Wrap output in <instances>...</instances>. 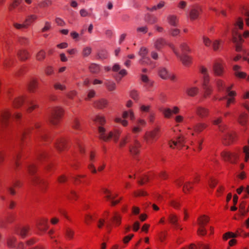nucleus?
I'll return each instance as SVG.
<instances>
[{
	"instance_id": "obj_1",
	"label": "nucleus",
	"mask_w": 249,
	"mask_h": 249,
	"mask_svg": "<svg viewBox=\"0 0 249 249\" xmlns=\"http://www.w3.org/2000/svg\"><path fill=\"white\" fill-rule=\"evenodd\" d=\"M106 129L104 127H98V131L99 134V139L104 141L107 142L112 138L115 142H118L121 134L120 130H114L113 131H110L107 135L106 134Z\"/></svg>"
},
{
	"instance_id": "obj_2",
	"label": "nucleus",
	"mask_w": 249,
	"mask_h": 249,
	"mask_svg": "<svg viewBox=\"0 0 249 249\" xmlns=\"http://www.w3.org/2000/svg\"><path fill=\"white\" fill-rule=\"evenodd\" d=\"M64 115V110L59 107H55L52 108L49 117L51 124L57 126L60 124Z\"/></svg>"
},
{
	"instance_id": "obj_3",
	"label": "nucleus",
	"mask_w": 249,
	"mask_h": 249,
	"mask_svg": "<svg viewBox=\"0 0 249 249\" xmlns=\"http://www.w3.org/2000/svg\"><path fill=\"white\" fill-rule=\"evenodd\" d=\"M11 112L10 109L5 108L0 113V126L3 130L9 129L10 124Z\"/></svg>"
},
{
	"instance_id": "obj_4",
	"label": "nucleus",
	"mask_w": 249,
	"mask_h": 249,
	"mask_svg": "<svg viewBox=\"0 0 249 249\" xmlns=\"http://www.w3.org/2000/svg\"><path fill=\"white\" fill-rule=\"evenodd\" d=\"M160 136V128L156 127L153 130L145 132L143 139L148 144H151L156 142Z\"/></svg>"
},
{
	"instance_id": "obj_5",
	"label": "nucleus",
	"mask_w": 249,
	"mask_h": 249,
	"mask_svg": "<svg viewBox=\"0 0 249 249\" xmlns=\"http://www.w3.org/2000/svg\"><path fill=\"white\" fill-rule=\"evenodd\" d=\"M30 180L33 185L38 186L42 192L46 191L49 185L47 180L42 179L36 176L31 177Z\"/></svg>"
},
{
	"instance_id": "obj_6",
	"label": "nucleus",
	"mask_w": 249,
	"mask_h": 249,
	"mask_svg": "<svg viewBox=\"0 0 249 249\" xmlns=\"http://www.w3.org/2000/svg\"><path fill=\"white\" fill-rule=\"evenodd\" d=\"M27 96L25 95H19L15 97L11 100V105L14 108H20L24 104Z\"/></svg>"
},
{
	"instance_id": "obj_7",
	"label": "nucleus",
	"mask_w": 249,
	"mask_h": 249,
	"mask_svg": "<svg viewBox=\"0 0 249 249\" xmlns=\"http://www.w3.org/2000/svg\"><path fill=\"white\" fill-rule=\"evenodd\" d=\"M184 143L185 139L183 136L180 135L171 141L169 144L170 147L172 148H177L180 149L184 146Z\"/></svg>"
},
{
	"instance_id": "obj_8",
	"label": "nucleus",
	"mask_w": 249,
	"mask_h": 249,
	"mask_svg": "<svg viewBox=\"0 0 249 249\" xmlns=\"http://www.w3.org/2000/svg\"><path fill=\"white\" fill-rule=\"evenodd\" d=\"M141 146V143L136 139V136L134 138L133 142L129 146V152L132 155H137L140 153Z\"/></svg>"
},
{
	"instance_id": "obj_9",
	"label": "nucleus",
	"mask_w": 249,
	"mask_h": 249,
	"mask_svg": "<svg viewBox=\"0 0 249 249\" xmlns=\"http://www.w3.org/2000/svg\"><path fill=\"white\" fill-rule=\"evenodd\" d=\"M37 230L41 232L44 233L49 229L48 219L45 217L39 218L36 223Z\"/></svg>"
},
{
	"instance_id": "obj_10",
	"label": "nucleus",
	"mask_w": 249,
	"mask_h": 249,
	"mask_svg": "<svg viewBox=\"0 0 249 249\" xmlns=\"http://www.w3.org/2000/svg\"><path fill=\"white\" fill-rule=\"evenodd\" d=\"M122 215L118 212H114L110 219L111 225L107 224L106 225V228L109 229L111 226L114 227H119L122 223Z\"/></svg>"
},
{
	"instance_id": "obj_11",
	"label": "nucleus",
	"mask_w": 249,
	"mask_h": 249,
	"mask_svg": "<svg viewBox=\"0 0 249 249\" xmlns=\"http://www.w3.org/2000/svg\"><path fill=\"white\" fill-rule=\"evenodd\" d=\"M202 12L201 7L199 5L192 6L189 13V18L191 20H195L198 18Z\"/></svg>"
},
{
	"instance_id": "obj_12",
	"label": "nucleus",
	"mask_w": 249,
	"mask_h": 249,
	"mask_svg": "<svg viewBox=\"0 0 249 249\" xmlns=\"http://www.w3.org/2000/svg\"><path fill=\"white\" fill-rule=\"evenodd\" d=\"M213 71L215 75L221 76L224 73L223 63L221 60H217L213 65Z\"/></svg>"
},
{
	"instance_id": "obj_13",
	"label": "nucleus",
	"mask_w": 249,
	"mask_h": 249,
	"mask_svg": "<svg viewBox=\"0 0 249 249\" xmlns=\"http://www.w3.org/2000/svg\"><path fill=\"white\" fill-rule=\"evenodd\" d=\"M195 113L199 118L204 119L209 116L210 110L204 107L198 106L196 108Z\"/></svg>"
},
{
	"instance_id": "obj_14",
	"label": "nucleus",
	"mask_w": 249,
	"mask_h": 249,
	"mask_svg": "<svg viewBox=\"0 0 249 249\" xmlns=\"http://www.w3.org/2000/svg\"><path fill=\"white\" fill-rule=\"evenodd\" d=\"M221 156L224 160L234 163L236 161L238 158V156L236 153H230L228 151H223L221 153Z\"/></svg>"
},
{
	"instance_id": "obj_15",
	"label": "nucleus",
	"mask_w": 249,
	"mask_h": 249,
	"mask_svg": "<svg viewBox=\"0 0 249 249\" xmlns=\"http://www.w3.org/2000/svg\"><path fill=\"white\" fill-rule=\"evenodd\" d=\"M236 135L234 132H228L223 137V143L226 145L231 144L235 140Z\"/></svg>"
},
{
	"instance_id": "obj_16",
	"label": "nucleus",
	"mask_w": 249,
	"mask_h": 249,
	"mask_svg": "<svg viewBox=\"0 0 249 249\" xmlns=\"http://www.w3.org/2000/svg\"><path fill=\"white\" fill-rule=\"evenodd\" d=\"M159 75L163 79H170L172 81H175L176 80V76L173 74L169 73L167 70L164 68L160 69Z\"/></svg>"
},
{
	"instance_id": "obj_17",
	"label": "nucleus",
	"mask_w": 249,
	"mask_h": 249,
	"mask_svg": "<svg viewBox=\"0 0 249 249\" xmlns=\"http://www.w3.org/2000/svg\"><path fill=\"white\" fill-rule=\"evenodd\" d=\"M30 228L29 226H25L19 228L16 233L21 238H25L30 235Z\"/></svg>"
},
{
	"instance_id": "obj_18",
	"label": "nucleus",
	"mask_w": 249,
	"mask_h": 249,
	"mask_svg": "<svg viewBox=\"0 0 249 249\" xmlns=\"http://www.w3.org/2000/svg\"><path fill=\"white\" fill-rule=\"evenodd\" d=\"M55 148L59 152L65 150L67 147V141L65 138L58 139L55 144Z\"/></svg>"
},
{
	"instance_id": "obj_19",
	"label": "nucleus",
	"mask_w": 249,
	"mask_h": 249,
	"mask_svg": "<svg viewBox=\"0 0 249 249\" xmlns=\"http://www.w3.org/2000/svg\"><path fill=\"white\" fill-rule=\"evenodd\" d=\"M200 71L201 73L203 75V88L205 87H210L208 85L210 78L207 69L204 66H201L200 68Z\"/></svg>"
},
{
	"instance_id": "obj_20",
	"label": "nucleus",
	"mask_w": 249,
	"mask_h": 249,
	"mask_svg": "<svg viewBox=\"0 0 249 249\" xmlns=\"http://www.w3.org/2000/svg\"><path fill=\"white\" fill-rule=\"evenodd\" d=\"M17 56L19 60L25 61L30 58V54L27 50L20 49L18 51Z\"/></svg>"
},
{
	"instance_id": "obj_21",
	"label": "nucleus",
	"mask_w": 249,
	"mask_h": 249,
	"mask_svg": "<svg viewBox=\"0 0 249 249\" xmlns=\"http://www.w3.org/2000/svg\"><path fill=\"white\" fill-rule=\"evenodd\" d=\"M38 18V16L35 14L28 15L24 21L26 27L28 29L32 24H33Z\"/></svg>"
},
{
	"instance_id": "obj_22",
	"label": "nucleus",
	"mask_w": 249,
	"mask_h": 249,
	"mask_svg": "<svg viewBox=\"0 0 249 249\" xmlns=\"http://www.w3.org/2000/svg\"><path fill=\"white\" fill-rule=\"evenodd\" d=\"M167 44L168 43L164 38L160 37L157 39L155 41L154 43V47L157 50L160 51L165 46L167 45Z\"/></svg>"
},
{
	"instance_id": "obj_23",
	"label": "nucleus",
	"mask_w": 249,
	"mask_h": 249,
	"mask_svg": "<svg viewBox=\"0 0 249 249\" xmlns=\"http://www.w3.org/2000/svg\"><path fill=\"white\" fill-rule=\"evenodd\" d=\"M168 220L169 222L175 226V228L182 230V228L178 223V218L176 214L174 213L169 214L168 216Z\"/></svg>"
},
{
	"instance_id": "obj_24",
	"label": "nucleus",
	"mask_w": 249,
	"mask_h": 249,
	"mask_svg": "<svg viewBox=\"0 0 249 249\" xmlns=\"http://www.w3.org/2000/svg\"><path fill=\"white\" fill-rule=\"evenodd\" d=\"M177 57L179 58L182 64L185 66H190L192 63V58L189 55L186 54L180 55L178 54V56Z\"/></svg>"
},
{
	"instance_id": "obj_25",
	"label": "nucleus",
	"mask_w": 249,
	"mask_h": 249,
	"mask_svg": "<svg viewBox=\"0 0 249 249\" xmlns=\"http://www.w3.org/2000/svg\"><path fill=\"white\" fill-rule=\"evenodd\" d=\"M38 86V81L36 79H32L29 82L28 89L31 92H35Z\"/></svg>"
},
{
	"instance_id": "obj_26",
	"label": "nucleus",
	"mask_w": 249,
	"mask_h": 249,
	"mask_svg": "<svg viewBox=\"0 0 249 249\" xmlns=\"http://www.w3.org/2000/svg\"><path fill=\"white\" fill-rule=\"evenodd\" d=\"M108 104V101L107 99H101L94 103V106L96 108L103 109L106 107Z\"/></svg>"
},
{
	"instance_id": "obj_27",
	"label": "nucleus",
	"mask_w": 249,
	"mask_h": 249,
	"mask_svg": "<svg viewBox=\"0 0 249 249\" xmlns=\"http://www.w3.org/2000/svg\"><path fill=\"white\" fill-rule=\"evenodd\" d=\"M248 115L247 113L243 112L239 115L237 119V122L241 125L245 126L248 123Z\"/></svg>"
},
{
	"instance_id": "obj_28",
	"label": "nucleus",
	"mask_w": 249,
	"mask_h": 249,
	"mask_svg": "<svg viewBox=\"0 0 249 249\" xmlns=\"http://www.w3.org/2000/svg\"><path fill=\"white\" fill-rule=\"evenodd\" d=\"M139 55L142 57L140 60V63H143L144 59L147 60L148 61H150V59L148 57H147L148 54V50L145 47H142L139 53Z\"/></svg>"
},
{
	"instance_id": "obj_29",
	"label": "nucleus",
	"mask_w": 249,
	"mask_h": 249,
	"mask_svg": "<svg viewBox=\"0 0 249 249\" xmlns=\"http://www.w3.org/2000/svg\"><path fill=\"white\" fill-rule=\"evenodd\" d=\"M207 126V124L204 123H197L194 125L193 130L195 132L199 133L206 128Z\"/></svg>"
},
{
	"instance_id": "obj_30",
	"label": "nucleus",
	"mask_w": 249,
	"mask_h": 249,
	"mask_svg": "<svg viewBox=\"0 0 249 249\" xmlns=\"http://www.w3.org/2000/svg\"><path fill=\"white\" fill-rule=\"evenodd\" d=\"M209 221V217L205 215L199 216L197 219L199 226L205 227Z\"/></svg>"
},
{
	"instance_id": "obj_31",
	"label": "nucleus",
	"mask_w": 249,
	"mask_h": 249,
	"mask_svg": "<svg viewBox=\"0 0 249 249\" xmlns=\"http://www.w3.org/2000/svg\"><path fill=\"white\" fill-rule=\"evenodd\" d=\"M93 121L100 126H103L106 122L105 117L103 115H97L95 116Z\"/></svg>"
},
{
	"instance_id": "obj_32",
	"label": "nucleus",
	"mask_w": 249,
	"mask_h": 249,
	"mask_svg": "<svg viewBox=\"0 0 249 249\" xmlns=\"http://www.w3.org/2000/svg\"><path fill=\"white\" fill-rule=\"evenodd\" d=\"M86 175H78L73 178L74 183L76 184H79L80 183H85L87 185H89V183L87 182L84 180L86 178Z\"/></svg>"
},
{
	"instance_id": "obj_33",
	"label": "nucleus",
	"mask_w": 249,
	"mask_h": 249,
	"mask_svg": "<svg viewBox=\"0 0 249 249\" xmlns=\"http://www.w3.org/2000/svg\"><path fill=\"white\" fill-rule=\"evenodd\" d=\"M203 142L204 138L199 137L193 144L194 149L200 152L202 149V145Z\"/></svg>"
},
{
	"instance_id": "obj_34",
	"label": "nucleus",
	"mask_w": 249,
	"mask_h": 249,
	"mask_svg": "<svg viewBox=\"0 0 249 249\" xmlns=\"http://www.w3.org/2000/svg\"><path fill=\"white\" fill-rule=\"evenodd\" d=\"M130 139L131 135L129 133H127L125 136L123 137L119 143V147L121 148L124 147Z\"/></svg>"
},
{
	"instance_id": "obj_35",
	"label": "nucleus",
	"mask_w": 249,
	"mask_h": 249,
	"mask_svg": "<svg viewBox=\"0 0 249 249\" xmlns=\"http://www.w3.org/2000/svg\"><path fill=\"white\" fill-rule=\"evenodd\" d=\"M38 107L39 105L36 102L34 101H31L29 102V104L26 111L27 113H30Z\"/></svg>"
},
{
	"instance_id": "obj_36",
	"label": "nucleus",
	"mask_w": 249,
	"mask_h": 249,
	"mask_svg": "<svg viewBox=\"0 0 249 249\" xmlns=\"http://www.w3.org/2000/svg\"><path fill=\"white\" fill-rule=\"evenodd\" d=\"M65 236L69 240H72L74 236V231L70 227H66L64 232Z\"/></svg>"
},
{
	"instance_id": "obj_37",
	"label": "nucleus",
	"mask_w": 249,
	"mask_h": 249,
	"mask_svg": "<svg viewBox=\"0 0 249 249\" xmlns=\"http://www.w3.org/2000/svg\"><path fill=\"white\" fill-rule=\"evenodd\" d=\"M167 21L169 24L173 26H177L178 24V19L175 15H169L167 17Z\"/></svg>"
},
{
	"instance_id": "obj_38",
	"label": "nucleus",
	"mask_w": 249,
	"mask_h": 249,
	"mask_svg": "<svg viewBox=\"0 0 249 249\" xmlns=\"http://www.w3.org/2000/svg\"><path fill=\"white\" fill-rule=\"evenodd\" d=\"M199 89L197 87H190L186 89V93L191 97L196 96L198 93Z\"/></svg>"
},
{
	"instance_id": "obj_39",
	"label": "nucleus",
	"mask_w": 249,
	"mask_h": 249,
	"mask_svg": "<svg viewBox=\"0 0 249 249\" xmlns=\"http://www.w3.org/2000/svg\"><path fill=\"white\" fill-rule=\"evenodd\" d=\"M17 241V239L15 236H10L7 240V245L9 248H15V244Z\"/></svg>"
},
{
	"instance_id": "obj_40",
	"label": "nucleus",
	"mask_w": 249,
	"mask_h": 249,
	"mask_svg": "<svg viewBox=\"0 0 249 249\" xmlns=\"http://www.w3.org/2000/svg\"><path fill=\"white\" fill-rule=\"evenodd\" d=\"M193 183L191 181H187L185 183L183 187V191L184 193L187 194L190 193L193 189Z\"/></svg>"
},
{
	"instance_id": "obj_41",
	"label": "nucleus",
	"mask_w": 249,
	"mask_h": 249,
	"mask_svg": "<svg viewBox=\"0 0 249 249\" xmlns=\"http://www.w3.org/2000/svg\"><path fill=\"white\" fill-rule=\"evenodd\" d=\"M216 88L218 92L223 91L225 89V84L224 82L221 79L216 80Z\"/></svg>"
},
{
	"instance_id": "obj_42",
	"label": "nucleus",
	"mask_w": 249,
	"mask_h": 249,
	"mask_svg": "<svg viewBox=\"0 0 249 249\" xmlns=\"http://www.w3.org/2000/svg\"><path fill=\"white\" fill-rule=\"evenodd\" d=\"M89 70L92 73H98L100 71V66L95 63H92L89 66Z\"/></svg>"
},
{
	"instance_id": "obj_43",
	"label": "nucleus",
	"mask_w": 249,
	"mask_h": 249,
	"mask_svg": "<svg viewBox=\"0 0 249 249\" xmlns=\"http://www.w3.org/2000/svg\"><path fill=\"white\" fill-rule=\"evenodd\" d=\"M123 117L124 119L129 117L131 120L135 119V116L133 111L131 109L128 111H125L123 113Z\"/></svg>"
},
{
	"instance_id": "obj_44",
	"label": "nucleus",
	"mask_w": 249,
	"mask_h": 249,
	"mask_svg": "<svg viewBox=\"0 0 249 249\" xmlns=\"http://www.w3.org/2000/svg\"><path fill=\"white\" fill-rule=\"evenodd\" d=\"M14 63V60L12 58H6L3 62V67L5 70L9 69Z\"/></svg>"
},
{
	"instance_id": "obj_45",
	"label": "nucleus",
	"mask_w": 249,
	"mask_h": 249,
	"mask_svg": "<svg viewBox=\"0 0 249 249\" xmlns=\"http://www.w3.org/2000/svg\"><path fill=\"white\" fill-rule=\"evenodd\" d=\"M103 193L105 195V197L106 198L107 200L110 201L115 199V196H112L111 192L109 190L107 189H104Z\"/></svg>"
},
{
	"instance_id": "obj_46",
	"label": "nucleus",
	"mask_w": 249,
	"mask_h": 249,
	"mask_svg": "<svg viewBox=\"0 0 249 249\" xmlns=\"http://www.w3.org/2000/svg\"><path fill=\"white\" fill-rule=\"evenodd\" d=\"M46 57V52L43 50L39 51L36 54V59L37 61H42Z\"/></svg>"
},
{
	"instance_id": "obj_47",
	"label": "nucleus",
	"mask_w": 249,
	"mask_h": 249,
	"mask_svg": "<svg viewBox=\"0 0 249 249\" xmlns=\"http://www.w3.org/2000/svg\"><path fill=\"white\" fill-rule=\"evenodd\" d=\"M234 26L239 29L242 30L244 27V19L241 17H238L234 23Z\"/></svg>"
},
{
	"instance_id": "obj_48",
	"label": "nucleus",
	"mask_w": 249,
	"mask_h": 249,
	"mask_svg": "<svg viewBox=\"0 0 249 249\" xmlns=\"http://www.w3.org/2000/svg\"><path fill=\"white\" fill-rule=\"evenodd\" d=\"M233 41L236 44H242L244 41L242 36L241 34H238L237 33L233 35Z\"/></svg>"
},
{
	"instance_id": "obj_49",
	"label": "nucleus",
	"mask_w": 249,
	"mask_h": 249,
	"mask_svg": "<svg viewBox=\"0 0 249 249\" xmlns=\"http://www.w3.org/2000/svg\"><path fill=\"white\" fill-rule=\"evenodd\" d=\"M106 86L108 90L114 91L116 88V84L112 81H107L105 83Z\"/></svg>"
},
{
	"instance_id": "obj_50",
	"label": "nucleus",
	"mask_w": 249,
	"mask_h": 249,
	"mask_svg": "<svg viewBox=\"0 0 249 249\" xmlns=\"http://www.w3.org/2000/svg\"><path fill=\"white\" fill-rule=\"evenodd\" d=\"M147 195V193L143 190H138L133 192V196L135 197L144 196Z\"/></svg>"
},
{
	"instance_id": "obj_51",
	"label": "nucleus",
	"mask_w": 249,
	"mask_h": 249,
	"mask_svg": "<svg viewBox=\"0 0 249 249\" xmlns=\"http://www.w3.org/2000/svg\"><path fill=\"white\" fill-rule=\"evenodd\" d=\"M23 114L21 112L19 111H16L13 115V117L15 121L17 123L19 122L22 119Z\"/></svg>"
},
{
	"instance_id": "obj_52",
	"label": "nucleus",
	"mask_w": 249,
	"mask_h": 249,
	"mask_svg": "<svg viewBox=\"0 0 249 249\" xmlns=\"http://www.w3.org/2000/svg\"><path fill=\"white\" fill-rule=\"evenodd\" d=\"M72 127L75 130H81V126L79 119L75 118L72 124Z\"/></svg>"
},
{
	"instance_id": "obj_53",
	"label": "nucleus",
	"mask_w": 249,
	"mask_h": 249,
	"mask_svg": "<svg viewBox=\"0 0 249 249\" xmlns=\"http://www.w3.org/2000/svg\"><path fill=\"white\" fill-rule=\"evenodd\" d=\"M25 73V68L24 67H21L15 72L14 76L16 77H19L24 75Z\"/></svg>"
},
{
	"instance_id": "obj_54",
	"label": "nucleus",
	"mask_w": 249,
	"mask_h": 249,
	"mask_svg": "<svg viewBox=\"0 0 249 249\" xmlns=\"http://www.w3.org/2000/svg\"><path fill=\"white\" fill-rule=\"evenodd\" d=\"M162 113L166 118H170L172 115V109L169 108H164L162 110Z\"/></svg>"
},
{
	"instance_id": "obj_55",
	"label": "nucleus",
	"mask_w": 249,
	"mask_h": 249,
	"mask_svg": "<svg viewBox=\"0 0 249 249\" xmlns=\"http://www.w3.org/2000/svg\"><path fill=\"white\" fill-rule=\"evenodd\" d=\"M237 237V234L232 232H227L223 234V239L224 240H227L231 238H235Z\"/></svg>"
},
{
	"instance_id": "obj_56",
	"label": "nucleus",
	"mask_w": 249,
	"mask_h": 249,
	"mask_svg": "<svg viewBox=\"0 0 249 249\" xmlns=\"http://www.w3.org/2000/svg\"><path fill=\"white\" fill-rule=\"evenodd\" d=\"M203 89H204V97L206 98L211 94L213 89L211 87H205Z\"/></svg>"
},
{
	"instance_id": "obj_57",
	"label": "nucleus",
	"mask_w": 249,
	"mask_h": 249,
	"mask_svg": "<svg viewBox=\"0 0 249 249\" xmlns=\"http://www.w3.org/2000/svg\"><path fill=\"white\" fill-rule=\"evenodd\" d=\"M13 26L15 29L18 30L27 29L26 25L24 24V22L23 23H18L14 22L13 23Z\"/></svg>"
},
{
	"instance_id": "obj_58",
	"label": "nucleus",
	"mask_w": 249,
	"mask_h": 249,
	"mask_svg": "<svg viewBox=\"0 0 249 249\" xmlns=\"http://www.w3.org/2000/svg\"><path fill=\"white\" fill-rule=\"evenodd\" d=\"M37 168L34 164H30L28 167V171L29 174L33 176L36 172Z\"/></svg>"
},
{
	"instance_id": "obj_59",
	"label": "nucleus",
	"mask_w": 249,
	"mask_h": 249,
	"mask_svg": "<svg viewBox=\"0 0 249 249\" xmlns=\"http://www.w3.org/2000/svg\"><path fill=\"white\" fill-rule=\"evenodd\" d=\"M243 152L245 154L244 160L248 162L249 160V146L246 145L243 147Z\"/></svg>"
},
{
	"instance_id": "obj_60",
	"label": "nucleus",
	"mask_w": 249,
	"mask_h": 249,
	"mask_svg": "<svg viewBox=\"0 0 249 249\" xmlns=\"http://www.w3.org/2000/svg\"><path fill=\"white\" fill-rule=\"evenodd\" d=\"M52 4V2L50 0H46L41 1L39 3L40 7L44 8L51 6Z\"/></svg>"
},
{
	"instance_id": "obj_61",
	"label": "nucleus",
	"mask_w": 249,
	"mask_h": 249,
	"mask_svg": "<svg viewBox=\"0 0 249 249\" xmlns=\"http://www.w3.org/2000/svg\"><path fill=\"white\" fill-rule=\"evenodd\" d=\"M21 0H14V1L10 4L9 7V10L12 11L16 7H17L21 2Z\"/></svg>"
},
{
	"instance_id": "obj_62",
	"label": "nucleus",
	"mask_w": 249,
	"mask_h": 249,
	"mask_svg": "<svg viewBox=\"0 0 249 249\" xmlns=\"http://www.w3.org/2000/svg\"><path fill=\"white\" fill-rule=\"evenodd\" d=\"M91 52V48L89 47H87L83 49L82 51V55L84 57H87L88 56Z\"/></svg>"
},
{
	"instance_id": "obj_63",
	"label": "nucleus",
	"mask_w": 249,
	"mask_h": 249,
	"mask_svg": "<svg viewBox=\"0 0 249 249\" xmlns=\"http://www.w3.org/2000/svg\"><path fill=\"white\" fill-rule=\"evenodd\" d=\"M18 42L23 45L28 44L29 43V39L26 37H19L18 39Z\"/></svg>"
},
{
	"instance_id": "obj_64",
	"label": "nucleus",
	"mask_w": 249,
	"mask_h": 249,
	"mask_svg": "<svg viewBox=\"0 0 249 249\" xmlns=\"http://www.w3.org/2000/svg\"><path fill=\"white\" fill-rule=\"evenodd\" d=\"M130 96L135 101H138L139 99V93L135 90H132L130 91Z\"/></svg>"
}]
</instances>
